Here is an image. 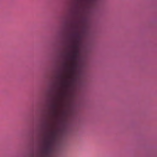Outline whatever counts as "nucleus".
<instances>
[{"label": "nucleus", "mask_w": 157, "mask_h": 157, "mask_svg": "<svg viewBox=\"0 0 157 157\" xmlns=\"http://www.w3.org/2000/svg\"><path fill=\"white\" fill-rule=\"evenodd\" d=\"M49 125H48V124H46V127L47 128H48L49 127Z\"/></svg>", "instance_id": "423d86ee"}, {"label": "nucleus", "mask_w": 157, "mask_h": 157, "mask_svg": "<svg viewBox=\"0 0 157 157\" xmlns=\"http://www.w3.org/2000/svg\"><path fill=\"white\" fill-rule=\"evenodd\" d=\"M54 133L52 131H48L44 135L43 145L41 147L39 157H48L50 153Z\"/></svg>", "instance_id": "f03ea898"}, {"label": "nucleus", "mask_w": 157, "mask_h": 157, "mask_svg": "<svg viewBox=\"0 0 157 157\" xmlns=\"http://www.w3.org/2000/svg\"><path fill=\"white\" fill-rule=\"evenodd\" d=\"M79 26L77 23L74 25L72 27L73 32L69 35L71 44L69 47L71 49L70 52L66 54V58L71 63H74L75 61L78 52V46L76 44L77 40L80 37L78 33Z\"/></svg>", "instance_id": "f257e3e1"}, {"label": "nucleus", "mask_w": 157, "mask_h": 157, "mask_svg": "<svg viewBox=\"0 0 157 157\" xmlns=\"http://www.w3.org/2000/svg\"><path fill=\"white\" fill-rule=\"evenodd\" d=\"M57 107V104L56 103V100L54 103L52 104L51 105V108L54 114H55L56 113Z\"/></svg>", "instance_id": "20e7f679"}, {"label": "nucleus", "mask_w": 157, "mask_h": 157, "mask_svg": "<svg viewBox=\"0 0 157 157\" xmlns=\"http://www.w3.org/2000/svg\"><path fill=\"white\" fill-rule=\"evenodd\" d=\"M70 68L69 63L67 62L63 64V69L65 72H67Z\"/></svg>", "instance_id": "39448f33"}, {"label": "nucleus", "mask_w": 157, "mask_h": 157, "mask_svg": "<svg viewBox=\"0 0 157 157\" xmlns=\"http://www.w3.org/2000/svg\"><path fill=\"white\" fill-rule=\"evenodd\" d=\"M59 79V84L61 88L64 87L66 84V78L65 76L63 74L59 75L58 76Z\"/></svg>", "instance_id": "7ed1b4c3"}]
</instances>
